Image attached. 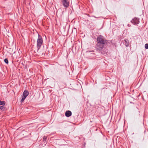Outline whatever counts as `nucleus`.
Here are the masks:
<instances>
[{"label":"nucleus","instance_id":"obj_1","mask_svg":"<svg viewBox=\"0 0 148 148\" xmlns=\"http://www.w3.org/2000/svg\"><path fill=\"white\" fill-rule=\"evenodd\" d=\"M97 43H99L102 44L108 45L109 43V40L105 39L104 36L102 35L99 36L97 39Z\"/></svg>","mask_w":148,"mask_h":148},{"label":"nucleus","instance_id":"obj_2","mask_svg":"<svg viewBox=\"0 0 148 148\" xmlns=\"http://www.w3.org/2000/svg\"><path fill=\"white\" fill-rule=\"evenodd\" d=\"M43 43V41L41 36L38 34V38L37 42V49L36 50H34V52L36 53V51L38 52V51Z\"/></svg>","mask_w":148,"mask_h":148},{"label":"nucleus","instance_id":"obj_3","mask_svg":"<svg viewBox=\"0 0 148 148\" xmlns=\"http://www.w3.org/2000/svg\"><path fill=\"white\" fill-rule=\"evenodd\" d=\"M106 44H102L99 43H97L95 46V48L96 50L98 51H100L104 48Z\"/></svg>","mask_w":148,"mask_h":148},{"label":"nucleus","instance_id":"obj_4","mask_svg":"<svg viewBox=\"0 0 148 148\" xmlns=\"http://www.w3.org/2000/svg\"><path fill=\"white\" fill-rule=\"evenodd\" d=\"M62 3L63 6L65 8H68L69 6V1L67 0H62Z\"/></svg>","mask_w":148,"mask_h":148},{"label":"nucleus","instance_id":"obj_5","mask_svg":"<svg viewBox=\"0 0 148 148\" xmlns=\"http://www.w3.org/2000/svg\"><path fill=\"white\" fill-rule=\"evenodd\" d=\"M131 22L134 25H137L139 23V18H135L131 21Z\"/></svg>","mask_w":148,"mask_h":148},{"label":"nucleus","instance_id":"obj_6","mask_svg":"<svg viewBox=\"0 0 148 148\" xmlns=\"http://www.w3.org/2000/svg\"><path fill=\"white\" fill-rule=\"evenodd\" d=\"M72 115L71 112L69 110L66 111L65 113V115L67 117H69L71 116Z\"/></svg>","mask_w":148,"mask_h":148},{"label":"nucleus","instance_id":"obj_7","mask_svg":"<svg viewBox=\"0 0 148 148\" xmlns=\"http://www.w3.org/2000/svg\"><path fill=\"white\" fill-rule=\"evenodd\" d=\"M47 136H44L43 138V140L42 141V142H43V143H44V145L42 144V146L43 145H46V144L47 143L46 140L47 139ZM40 145H41V143H40Z\"/></svg>","mask_w":148,"mask_h":148},{"label":"nucleus","instance_id":"obj_8","mask_svg":"<svg viewBox=\"0 0 148 148\" xmlns=\"http://www.w3.org/2000/svg\"><path fill=\"white\" fill-rule=\"evenodd\" d=\"M28 94V91L27 90H25L23 93V97L26 98Z\"/></svg>","mask_w":148,"mask_h":148},{"label":"nucleus","instance_id":"obj_9","mask_svg":"<svg viewBox=\"0 0 148 148\" xmlns=\"http://www.w3.org/2000/svg\"><path fill=\"white\" fill-rule=\"evenodd\" d=\"M124 41L125 42V45L126 47H128L129 46V40L126 39H125Z\"/></svg>","mask_w":148,"mask_h":148},{"label":"nucleus","instance_id":"obj_10","mask_svg":"<svg viewBox=\"0 0 148 148\" xmlns=\"http://www.w3.org/2000/svg\"><path fill=\"white\" fill-rule=\"evenodd\" d=\"M0 105L4 106L5 105V102L4 101H1L0 100Z\"/></svg>","mask_w":148,"mask_h":148},{"label":"nucleus","instance_id":"obj_11","mask_svg":"<svg viewBox=\"0 0 148 148\" xmlns=\"http://www.w3.org/2000/svg\"><path fill=\"white\" fill-rule=\"evenodd\" d=\"M4 61L6 64H8V61L7 58H5L4 60Z\"/></svg>","mask_w":148,"mask_h":148},{"label":"nucleus","instance_id":"obj_12","mask_svg":"<svg viewBox=\"0 0 148 148\" xmlns=\"http://www.w3.org/2000/svg\"><path fill=\"white\" fill-rule=\"evenodd\" d=\"M145 48L147 49H148V44H146L145 45Z\"/></svg>","mask_w":148,"mask_h":148},{"label":"nucleus","instance_id":"obj_13","mask_svg":"<svg viewBox=\"0 0 148 148\" xmlns=\"http://www.w3.org/2000/svg\"><path fill=\"white\" fill-rule=\"evenodd\" d=\"M5 108V107L3 106H0V109L1 110H3Z\"/></svg>","mask_w":148,"mask_h":148},{"label":"nucleus","instance_id":"obj_14","mask_svg":"<svg viewBox=\"0 0 148 148\" xmlns=\"http://www.w3.org/2000/svg\"><path fill=\"white\" fill-rule=\"evenodd\" d=\"M25 97H23L21 100V102H23V101L25 99Z\"/></svg>","mask_w":148,"mask_h":148},{"label":"nucleus","instance_id":"obj_15","mask_svg":"<svg viewBox=\"0 0 148 148\" xmlns=\"http://www.w3.org/2000/svg\"><path fill=\"white\" fill-rule=\"evenodd\" d=\"M39 53L40 54H43V52L42 53H40H40Z\"/></svg>","mask_w":148,"mask_h":148}]
</instances>
